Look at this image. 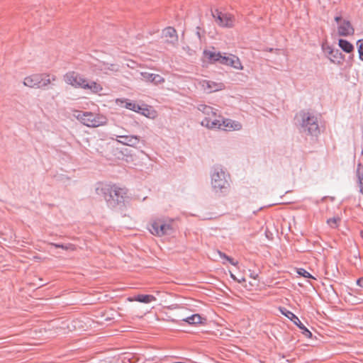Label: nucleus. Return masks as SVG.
Listing matches in <instances>:
<instances>
[{
  "mask_svg": "<svg viewBox=\"0 0 363 363\" xmlns=\"http://www.w3.org/2000/svg\"><path fill=\"white\" fill-rule=\"evenodd\" d=\"M96 194L102 196L108 208L123 210L129 204L130 197L128 189L116 184L99 183L95 189Z\"/></svg>",
  "mask_w": 363,
  "mask_h": 363,
  "instance_id": "obj_1",
  "label": "nucleus"
},
{
  "mask_svg": "<svg viewBox=\"0 0 363 363\" xmlns=\"http://www.w3.org/2000/svg\"><path fill=\"white\" fill-rule=\"evenodd\" d=\"M75 117L82 124L87 127L96 128L106 124V119L105 117L91 112L79 111Z\"/></svg>",
  "mask_w": 363,
  "mask_h": 363,
  "instance_id": "obj_2",
  "label": "nucleus"
},
{
  "mask_svg": "<svg viewBox=\"0 0 363 363\" xmlns=\"http://www.w3.org/2000/svg\"><path fill=\"white\" fill-rule=\"evenodd\" d=\"M297 118L301 121V126L311 135H316L318 133V125L317 118L311 113L303 111L298 116Z\"/></svg>",
  "mask_w": 363,
  "mask_h": 363,
  "instance_id": "obj_3",
  "label": "nucleus"
},
{
  "mask_svg": "<svg viewBox=\"0 0 363 363\" xmlns=\"http://www.w3.org/2000/svg\"><path fill=\"white\" fill-rule=\"evenodd\" d=\"M212 15L219 26L224 28H232L234 26L235 17L233 15L228 13H223L218 10H216Z\"/></svg>",
  "mask_w": 363,
  "mask_h": 363,
  "instance_id": "obj_4",
  "label": "nucleus"
},
{
  "mask_svg": "<svg viewBox=\"0 0 363 363\" xmlns=\"http://www.w3.org/2000/svg\"><path fill=\"white\" fill-rule=\"evenodd\" d=\"M162 43L166 47H175L178 43V35L173 27H167L162 33Z\"/></svg>",
  "mask_w": 363,
  "mask_h": 363,
  "instance_id": "obj_5",
  "label": "nucleus"
},
{
  "mask_svg": "<svg viewBox=\"0 0 363 363\" xmlns=\"http://www.w3.org/2000/svg\"><path fill=\"white\" fill-rule=\"evenodd\" d=\"M335 21L337 23V31L339 35L350 36L354 34V29L350 21L343 19L340 16H336Z\"/></svg>",
  "mask_w": 363,
  "mask_h": 363,
  "instance_id": "obj_6",
  "label": "nucleus"
},
{
  "mask_svg": "<svg viewBox=\"0 0 363 363\" xmlns=\"http://www.w3.org/2000/svg\"><path fill=\"white\" fill-rule=\"evenodd\" d=\"M85 78L80 77L79 74L74 72H69L64 76L65 82L74 88L83 89V84L85 83Z\"/></svg>",
  "mask_w": 363,
  "mask_h": 363,
  "instance_id": "obj_7",
  "label": "nucleus"
},
{
  "mask_svg": "<svg viewBox=\"0 0 363 363\" xmlns=\"http://www.w3.org/2000/svg\"><path fill=\"white\" fill-rule=\"evenodd\" d=\"M212 185L214 189H222L228 185L225 172L220 171L215 172L212 174Z\"/></svg>",
  "mask_w": 363,
  "mask_h": 363,
  "instance_id": "obj_8",
  "label": "nucleus"
},
{
  "mask_svg": "<svg viewBox=\"0 0 363 363\" xmlns=\"http://www.w3.org/2000/svg\"><path fill=\"white\" fill-rule=\"evenodd\" d=\"M242 128V124L236 121L222 118L219 130L225 131H236Z\"/></svg>",
  "mask_w": 363,
  "mask_h": 363,
  "instance_id": "obj_9",
  "label": "nucleus"
},
{
  "mask_svg": "<svg viewBox=\"0 0 363 363\" xmlns=\"http://www.w3.org/2000/svg\"><path fill=\"white\" fill-rule=\"evenodd\" d=\"M222 116L217 114L214 117H205L202 121L201 125L208 129L216 130L220 128L221 124Z\"/></svg>",
  "mask_w": 363,
  "mask_h": 363,
  "instance_id": "obj_10",
  "label": "nucleus"
},
{
  "mask_svg": "<svg viewBox=\"0 0 363 363\" xmlns=\"http://www.w3.org/2000/svg\"><path fill=\"white\" fill-rule=\"evenodd\" d=\"M220 63L222 65L231 66L232 67L239 70H242L243 69L240 59L233 55H230L229 56L222 55Z\"/></svg>",
  "mask_w": 363,
  "mask_h": 363,
  "instance_id": "obj_11",
  "label": "nucleus"
},
{
  "mask_svg": "<svg viewBox=\"0 0 363 363\" xmlns=\"http://www.w3.org/2000/svg\"><path fill=\"white\" fill-rule=\"evenodd\" d=\"M117 141L125 145L135 147L140 143V138L137 135H118Z\"/></svg>",
  "mask_w": 363,
  "mask_h": 363,
  "instance_id": "obj_12",
  "label": "nucleus"
},
{
  "mask_svg": "<svg viewBox=\"0 0 363 363\" xmlns=\"http://www.w3.org/2000/svg\"><path fill=\"white\" fill-rule=\"evenodd\" d=\"M201 86L203 90L208 93L220 91L224 89L223 84L208 80H203L201 82Z\"/></svg>",
  "mask_w": 363,
  "mask_h": 363,
  "instance_id": "obj_13",
  "label": "nucleus"
},
{
  "mask_svg": "<svg viewBox=\"0 0 363 363\" xmlns=\"http://www.w3.org/2000/svg\"><path fill=\"white\" fill-rule=\"evenodd\" d=\"M125 108L128 110L135 111L136 113H141L142 115L145 116H148V115L150 114V111L147 108L142 107L141 106L137 104L134 101H131L129 100H127L125 101Z\"/></svg>",
  "mask_w": 363,
  "mask_h": 363,
  "instance_id": "obj_14",
  "label": "nucleus"
},
{
  "mask_svg": "<svg viewBox=\"0 0 363 363\" xmlns=\"http://www.w3.org/2000/svg\"><path fill=\"white\" fill-rule=\"evenodd\" d=\"M40 74H34L25 77L23 84L30 88L39 89Z\"/></svg>",
  "mask_w": 363,
  "mask_h": 363,
  "instance_id": "obj_15",
  "label": "nucleus"
},
{
  "mask_svg": "<svg viewBox=\"0 0 363 363\" xmlns=\"http://www.w3.org/2000/svg\"><path fill=\"white\" fill-rule=\"evenodd\" d=\"M183 321L187 323L189 325H205L206 319L201 317L199 314H194L186 318L182 319Z\"/></svg>",
  "mask_w": 363,
  "mask_h": 363,
  "instance_id": "obj_16",
  "label": "nucleus"
},
{
  "mask_svg": "<svg viewBox=\"0 0 363 363\" xmlns=\"http://www.w3.org/2000/svg\"><path fill=\"white\" fill-rule=\"evenodd\" d=\"M40 79L39 83V89H45L52 82L56 80L55 75H51L47 73L40 74Z\"/></svg>",
  "mask_w": 363,
  "mask_h": 363,
  "instance_id": "obj_17",
  "label": "nucleus"
},
{
  "mask_svg": "<svg viewBox=\"0 0 363 363\" xmlns=\"http://www.w3.org/2000/svg\"><path fill=\"white\" fill-rule=\"evenodd\" d=\"M203 57L209 62H220L222 55L214 50H204Z\"/></svg>",
  "mask_w": 363,
  "mask_h": 363,
  "instance_id": "obj_18",
  "label": "nucleus"
},
{
  "mask_svg": "<svg viewBox=\"0 0 363 363\" xmlns=\"http://www.w3.org/2000/svg\"><path fill=\"white\" fill-rule=\"evenodd\" d=\"M128 300L129 301H135L140 302V303H150L153 300H156V298L152 295L138 294L134 296H129Z\"/></svg>",
  "mask_w": 363,
  "mask_h": 363,
  "instance_id": "obj_19",
  "label": "nucleus"
},
{
  "mask_svg": "<svg viewBox=\"0 0 363 363\" xmlns=\"http://www.w3.org/2000/svg\"><path fill=\"white\" fill-rule=\"evenodd\" d=\"M280 311L284 315H285L291 321H293V323L295 325H296L299 328H303L301 327L302 323L295 314L285 308H280Z\"/></svg>",
  "mask_w": 363,
  "mask_h": 363,
  "instance_id": "obj_20",
  "label": "nucleus"
},
{
  "mask_svg": "<svg viewBox=\"0 0 363 363\" xmlns=\"http://www.w3.org/2000/svg\"><path fill=\"white\" fill-rule=\"evenodd\" d=\"M83 89H90L93 93L95 94L100 92L103 89L101 84L94 81L89 82L86 79H85V83L83 84Z\"/></svg>",
  "mask_w": 363,
  "mask_h": 363,
  "instance_id": "obj_21",
  "label": "nucleus"
},
{
  "mask_svg": "<svg viewBox=\"0 0 363 363\" xmlns=\"http://www.w3.org/2000/svg\"><path fill=\"white\" fill-rule=\"evenodd\" d=\"M198 108L205 115V117H214L217 113V111L215 110L213 107L206 104L199 105Z\"/></svg>",
  "mask_w": 363,
  "mask_h": 363,
  "instance_id": "obj_22",
  "label": "nucleus"
},
{
  "mask_svg": "<svg viewBox=\"0 0 363 363\" xmlns=\"http://www.w3.org/2000/svg\"><path fill=\"white\" fill-rule=\"evenodd\" d=\"M173 220H169L160 225V231L164 235H170L174 232Z\"/></svg>",
  "mask_w": 363,
  "mask_h": 363,
  "instance_id": "obj_23",
  "label": "nucleus"
},
{
  "mask_svg": "<svg viewBox=\"0 0 363 363\" xmlns=\"http://www.w3.org/2000/svg\"><path fill=\"white\" fill-rule=\"evenodd\" d=\"M338 45L341 48V49L347 53H350L354 50L353 45L346 40H339Z\"/></svg>",
  "mask_w": 363,
  "mask_h": 363,
  "instance_id": "obj_24",
  "label": "nucleus"
},
{
  "mask_svg": "<svg viewBox=\"0 0 363 363\" xmlns=\"http://www.w3.org/2000/svg\"><path fill=\"white\" fill-rule=\"evenodd\" d=\"M49 245H50L56 248H61L65 250L74 251L76 248L75 245L72 243L60 244V243L50 242Z\"/></svg>",
  "mask_w": 363,
  "mask_h": 363,
  "instance_id": "obj_25",
  "label": "nucleus"
},
{
  "mask_svg": "<svg viewBox=\"0 0 363 363\" xmlns=\"http://www.w3.org/2000/svg\"><path fill=\"white\" fill-rule=\"evenodd\" d=\"M147 228L150 233L152 235H159V223L157 220H154L151 223L147 225Z\"/></svg>",
  "mask_w": 363,
  "mask_h": 363,
  "instance_id": "obj_26",
  "label": "nucleus"
},
{
  "mask_svg": "<svg viewBox=\"0 0 363 363\" xmlns=\"http://www.w3.org/2000/svg\"><path fill=\"white\" fill-rule=\"evenodd\" d=\"M141 75L143 76V79L147 82H153L155 81V78L158 76L155 74L148 73V72H142Z\"/></svg>",
  "mask_w": 363,
  "mask_h": 363,
  "instance_id": "obj_27",
  "label": "nucleus"
},
{
  "mask_svg": "<svg viewBox=\"0 0 363 363\" xmlns=\"http://www.w3.org/2000/svg\"><path fill=\"white\" fill-rule=\"evenodd\" d=\"M340 218L338 217H334V218H330L327 220V223L331 227V228H337L338 226V223L340 222Z\"/></svg>",
  "mask_w": 363,
  "mask_h": 363,
  "instance_id": "obj_28",
  "label": "nucleus"
},
{
  "mask_svg": "<svg viewBox=\"0 0 363 363\" xmlns=\"http://www.w3.org/2000/svg\"><path fill=\"white\" fill-rule=\"evenodd\" d=\"M297 273L305 277V278H311V279H315V278L314 277H313L308 272H307L306 270H305L304 269H298L297 270Z\"/></svg>",
  "mask_w": 363,
  "mask_h": 363,
  "instance_id": "obj_29",
  "label": "nucleus"
},
{
  "mask_svg": "<svg viewBox=\"0 0 363 363\" xmlns=\"http://www.w3.org/2000/svg\"><path fill=\"white\" fill-rule=\"evenodd\" d=\"M357 48H358L359 59L361 60H363V40H358Z\"/></svg>",
  "mask_w": 363,
  "mask_h": 363,
  "instance_id": "obj_30",
  "label": "nucleus"
},
{
  "mask_svg": "<svg viewBox=\"0 0 363 363\" xmlns=\"http://www.w3.org/2000/svg\"><path fill=\"white\" fill-rule=\"evenodd\" d=\"M114 67H115V65L113 64H108V63H103L101 66H100V69L101 70H106V69H108V70H111V71H113L114 70Z\"/></svg>",
  "mask_w": 363,
  "mask_h": 363,
  "instance_id": "obj_31",
  "label": "nucleus"
},
{
  "mask_svg": "<svg viewBox=\"0 0 363 363\" xmlns=\"http://www.w3.org/2000/svg\"><path fill=\"white\" fill-rule=\"evenodd\" d=\"M301 327L303 328H300L301 330H302V334L304 335L306 337L308 338H312V333L310 330H308L305 326L302 323V325Z\"/></svg>",
  "mask_w": 363,
  "mask_h": 363,
  "instance_id": "obj_32",
  "label": "nucleus"
},
{
  "mask_svg": "<svg viewBox=\"0 0 363 363\" xmlns=\"http://www.w3.org/2000/svg\"><path fill=\"white\" fill-rule=\"evenodd\" d=\"M220 255L221 257H223L225 259H226L230 264H232L233 265H237L238 264V262H235L232 258L229 257L228 256L225 255V254H223V253H220Z\"/></svg>",
  "mask_w": 363,
  "mask_h": 363,
  "instance_id": "obj_33",
  "label": "nucleus"
},
{
  "mask_svg": "<svg viewBox=\"0 0 363 363\" xmlns=\"http://www.w3.org/2000/svg\"><path fill=\"white\" fill-rule=\"evenodd\" d=\"M359 180L360 192L363 194V177H359Z\"/></svg>",
  "mask_w": 363,
  "mask_h": 363,
  "instance_id": "obj_34",
  "label": "nucleus"
},
{
  "mask_svg": "<svg viewBox=\"0 0 363 363\" xmlns=\"http://www.w3.org/2000/svg\"><path fill=\"white\" fill-rule=\"evenodd\" d=\"M357 285H359V286L363 287V278H360V279H359L357 281Z\"/></svg>",
  "mask_w": 363,
  "mask_h": 363,
  "instance_id": "obj_35",
  "label": "nucleus"
},
{
  "mask_svg": "<svg viewBox=\"0 0 363 363\" xmlns=\"http://www.w3.org/2000/svg\"><path fill=\"white\" fill-rule=\"evenodd\" d=\"M230 276L233 279H236L235 277L232 273L230 274Z\"/></svg>",
  "mask_w": 363,
  "mask_h": 363,
  "instance_id": "obj_36",
  "label": "nucleus"
}]
</instances>
